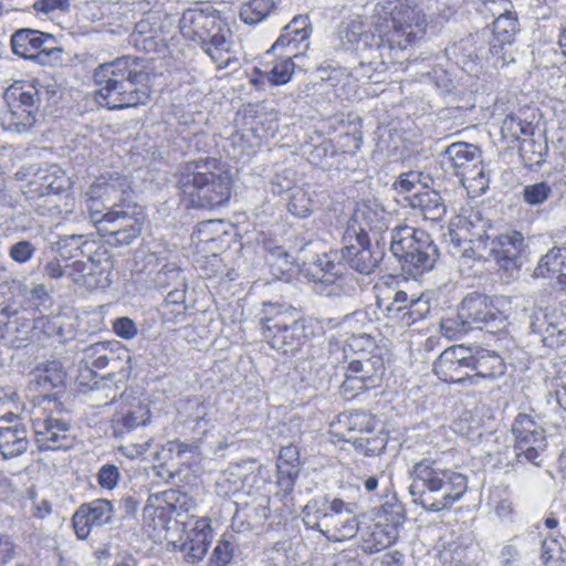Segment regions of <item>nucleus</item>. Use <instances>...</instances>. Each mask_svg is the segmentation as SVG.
<instances>
[{
    "instance_id": "f257e3e1",
    "label": "nucleus",
    "mask_w": 566,
    "mask_h": 566,
    "mask_svg": "<svg viewBox=\"0 0 566 566\" xmlns=\"http://www.w3.org/2000/svg\"><path fill=\"white\" fill-rule=\"evenodd\" d=\"M428 24L424 10L411 0H378L364 41L376 48L385 67H391L406 49L424 39Z\"/></svg>"
},
{
    "instance_id": "f03ea898",
    "label": "nucleus",
    "mask_w": 566,
    "mask_h": 566,
    "mask_svg": "<svg viewBox=\"0 0 566 566\" xmlns=\"http://www.w3.org/2000/svg\"><path fill=\"white\" fill-rule=\"evenodd\" d=\"M409 493L413 503L427 512L450 511L469 490V478L437 459L422 458L409 471Z\"/></svg>"
},
{
    "instance_id": "7ed1b4c3",
    "label": "nucleus",
    "mask_w": 566,
    "mask_h": 566,
    "mask_svg": "<svg viewBox=\"0 0 566 566\" xmlns=\"http://www.w3.org/2000/svg\"><path fill=\"white\" fill-rule=\"evenodd\" d=\"M149 74L143 60L123 56L99 65L94 72L95 99L108 109H122L146 104Z\"/></svg>"
},
{
    "instance_id": "20e7f679",
    "label": "nucleus",
    "mask_w": 566,
    "mask_h": 566,
    "mask_svg": "<svg viewBox=\"0 0 566 566\" xmlns=\"http://www.w3.org/2000/svg\"><path fill=\"white\" fill-rule=\"evenodd\" d=\"M178 184L188 207L213 209L230 199L232 176L216 158H205L186 163Z\"/></svg>"
},
{
    "instance_id": "39448f33",
    "label": "nucleus",
    "mask_w": 566,
    "mask_h": 566,
    "mask_svg": "<svg viewBox=\"0 0 566 566\" xmlns=\"http://www.w3.org/2000/svg\"><path fill=\"white\" fill-rule=\"evenodd\" d=\"M333 443L348 442L356 452L374 457L388 447V430L380 419L365 409H349L336 415L328 428Z\"/></svg>"
},
{
    "instance_id": "423d86ee",
    "label": "nucleus",
    "mask_w": 566,
    "mask_h": 566,
    "mask_svg": "<svg viewBox=\"0 0 566 566\" xmlns=\"http://www.w3.org/2000/svg\"><path fill=\"white\" fill-rule=\"evenodd\" d=\"M381 216L366 201H359L345 228L340 254L347 264L359 273H371L379 260L371 250L370 230L379 228Z\"/></svg>"
},
{
    "instance_id": "0eeeda50",
    "label": "nucleus",
    "mask_w": 566,
    "mask_h": 566,
    "mask_svg": "<svg viewBox=\"0 0 566 566\" xmlns=\"http://www.w3.org/2000/svg\"><path fill=\"white\" fill-rule=\"evenodd\" d=\"M180 25L186 35L199 42L217 69L238 64L232 50L231 32L218 17L201 10H188L182 14Z\"/></svg>"
},
{
    "instance_id": "6e6552de",
    "label": "nucleus",
    "mask_w": 566,
    "mask_h": 566,
    "mask_svg": "<svg viewBox=\"0 0 566 566\" xmlns=\"http://www.w3.org/2000/svg\"><path fill=\"white\" fill-rule=\"evenodd\" d=\"M390 250L400 265L410 274H422L431 270L439 252L432 238L421 228L396 227L391 233Z\"/></svg>"
},
{
    "instance_id": "1a4fd4ad",
    "label": "nucleus",
    "mask_w": 566,
    "mask_h": 566,
    "mask_svg": "<svg viewBox=\"0 0 566 566\" xmlns=\"http://www.w3.org/2000/svg\"><path fill=\"white\" fill-rule=\"evenodd\" d=\"M136 209L135 206L114 203L106 212L93 210L90 206L88 212L92 222L107 237L109 243L129 244L140 234L144 220Z\"/></svg>"
},
{
    "instance_id": "9d476101",
    "label": "nucleus",
    "mask_w": 566,
    "mask_h": 566,
    "mask_svg": "<svg viewBox=\"0 0 566 566\" xmlns=\"http://www.w3.org/2000/svg\"><path fill=\"white\" fill-rule=\"evenodd\" d=\"M385 369L384 357L380 354L350 358L344 371V379L339 385L340 396L345 399H354L360 394L379 387Z\"/></svg>"
},
{
    "instance_id": "9b49d317",
    "label": "nucleus",
    "mask_w": 566,
    "mask_h": 566,
    "mask_svg": "<svg viewBox=\"0 0 566 566\" xmlns=\"http://www.w3.org/2000/svg\"><path fill=\"white\" fill-rule=\"evenodd\" d=\"M535 126L533 122L522 119L515 114H509L500 126L501 137L511 148H518V154L527 165H539L544 160L547 147L534 140Z\"/></svg>"
},
{
    "instance_id": "f8f14e48",
    "label": "nucleus",
    "mask_w": 566,
    "mask_h": 566,
    "mask_svg": "<svg viewBox=\"0 0 566 566\" xmlns=\"http://www.w3.org/2000/svg\"><path fill=\"white\" fill-rule=\"evenodd\" d=\"M111 403L116 406L111 420L115 437H122L139 426H146L150 419L147 398L134 389L124 390L118 398L113 397Z\"/></svg>"
},
{
    "instance_id": "ddd939ff",
    "label": "nucleus",
    "mask_w": 566,
    "mask_h": 566,
    "mask_svg": "<svg viewBox=\"0 0 566 566\" xmlns=\"http://www.w3.org/2000/svg\"><path fill=\"white\" fill-rule=\"evenodd\" d=\"M35 442L40 450L69 449L73 446L71 426L62 418H56L52 411L33 407L30 411Z\"/></svg>"
},
{
    "instance_id": "4468645a",
    "label": "nucleus",
    "mask_w": 566,
    "mask_h": 566,
    "mask_svg": "<svg viewBox=\"0 0 566 566\" xmlns=\"http://www.w3.org/2000/svg\"><path fill=\"white\" fill-rule=\"evenodd\" d=\"M520 31V19L514 8L496 17L492 22L489 52L497 67H504L515 61V42Z\"/></svg>"
},
{
    "instance_id": "2eb2a0df",
    "label": "nucleus",
    "mask_w": 566,
    "mask_h": 566,
    "mask_svg": "<svg viewBox=\"0 0 566 566\" xmlns=\"http://www.w3.org/2000/svg\"><path fill=\"white\" fill-rule=\"evenodd\" d=\"M112 263L105 251L91 252L86 261L76 260L67 266V276L78 287L88 291L109 286Z\"/></svg>"
},
{
    "instance_id": "dca6fc26",
    "label": "nucleus",
    "mask_w": 566,
    "mask_h": 566,
    "mask_svg": "<svg viewBox=\"0 0 566 566\" xmlns=\"http://www.w3.org/2000/svg\"><path fill=\"white\" fill-rule=\"evenodd\" d=\"M54 43L52 34L34 29H20L11 36V49L15 55L41 64H46L50 57H61L63 50L53 45Z\"/></svg>"
},
{
    "instance_id": "f3484780",
    "label": "nucleus",
    "mask_w": 566,
    "mask_h": 566,
    "mask_svg": "<svg viewBox=\"0 0 566 566\" xmlns=\"http://www.w3.org/2000/svg\"><path fill=\"white\" fill-rule=\"evenodd\" d=\"M514 452L517 459L535 461L546 448L545 430L528 413H518L513 420Z\"/></svg>"
},
{
    "instance_id": "a211bd4d",
    "label": "nucleus",
    "mask_w": 566,
    "mask_h": 566,
    "mask_svg": "<svg viewBox=\"0 0 566 566\" xmlns=\"http://www.w3.org/2000/svg\"><path fill=\"white\" fill-rule=\"evenodd\" d=\"M470 346L452 345L446 347L436 358L433 371L436 376L446 382H469L471 385Z\"/></svg>"
},
{
    "instance_id": "6ab92c4d",
    "label": "nucleus",
    "mask_w": 566,
    "mask_h": 566,
    "mask_svg": "<svg viewBox=\"0 0 566 566\" xmlns=\"http://www.w3.org/2000/svg\"><path fill=\"white\" fill-rule=\"evenodd\" d=\"M430 302L423 295L409 298L406 291H396L392 301L384 307V314L392 326H410L426 317Z\"/></svg>"
},
{
    "instance_id": "aec40b11",
    "label": "nucleus",
    "mask_w": 566,
    "mask_h": 566,
    "mask_svg": "<svg viewBox=\"0 0 566 566\" xmlns=\"http://www.w3.org/2000/svg\"><path fill=\"white\" fill-rule=\"evenodd\" d=\"M450 241L455 249H461V256L472 260H486L488 234L475 231L473 222L465 217L457 216L450 221L449 227Z\"/></svg>"
},
{
    "instance_id": "412c9836",
    "label": "nucleus",
    "mask_w": 566,
    "mask_h": 566,
    "mask_svg": "<svg viewBox=\"0 0 566 566\" xmlns=\"http://www.w3.org/2000/svg\"><path fill=\"white\" fill-rule=\"evenodd\" d=\"M525 249V239L522 232L516 229L495 234L494 238L488 237L486 260L491 258L497 265L504 270L518 266L520 259Z\"/></svg>"
},
{
    "instance_id": "4be33fe9",
    "label": "nucleus",
    "mask_w": 566,
    "mask_h": 566,
    "mask_svg": "<svg viewBox=\"0 0 566 566\" xmlns=\"http://www.w3.org/2000/svg\"><path fill=\"white\" fill-rule=\"evenodd\" d=\"M114 507L106 499H96L81 504L72 517V525L78 539H86L95 527L111 523Z\"/></svg>"
},
{
    "instance_id": "5701e85b",
    "label": "nucleus",
    "mask_w": 566,
    "mask_h": 566,
    "mask_svg": "<svg viewBox=\"0 0 566 566\" xmlns=\"http://www.w3.org/2000/svg\"><path fill=\"white\" fill-rule=\"evenodd\" d=\"M531 331L541 336L544 346L560 347L566 343V315L556 307H545L534 312Z\"/></svg>"
},
{
    "instance_id": "b1692460",
    "label": "nucleus",
    "mask_w": 566,
    "mask_h": 566,
    "mask_svg": "<svg viewBox=\"0 0 566 566\" xmlns=\"http://www.w3.org/2000/svg\"><path fill=\"white\" fill-rule=\"evenodd\" d=\"M129 191L130 182L125 176L116 171L105 172L91 185L86 193L88 197L86 206L87 208L91 206L93 210H96L97 199H103L105 202L112 203V206L114 203L124 206Z\"/></svg>"
},
{
    "instance_id": "393cba45",
    "label": "nucleus",
    "mask_w": 566,
    "mask_h": 566,
    "mask_svg": "<svg viewBox=\"0 0 566 566\" xmlns=\"http://www.w3.org/2000/svg\"><path fill=\"white\" fill-rule=\"evenodd\" d=\"M460 317L464 324L475 325L478 328H483L496 321L502 323L505 319L491 296L476 293L463 297L460 304Z\"/></svg>"
},
{
    "instance_id": "a878e982",
    "label": "nucleus",
    "mask_w": 566,
    "mask_h": 566,
    "mask_svg": "<svg viewBox=\"0 0 566 566\" xmlns=\"http://www.w3.org/2000/svg\"><path fill=\"white\" fill-rule=\"evenodd\" d=\"M72 186L70 177L57 165L40 167L28 184L31 197L48 198L67 191Z\"/></svg>"
},
{
    "instance_id": "bb28decb",
    "label": "nucleus",
    "mask_w": 566,
    "mask_h": 566,
    "mask_svg": "<svg viewBox=\"0 0 566 566\" xmlns=\"http://www.w3.org/2000/svg\"><path fill=\"white\" fill-rule=\"evenodd\" d=\"M27 429L18 415L8 412L0 417V453L4 459L21 455L28 449Z\"/></svg>"
},
{
    "instance_id": "cd10ccee",
    "label": "nucleus",
    "mask_w": 566,
    "mask_h": 566,
    "mask_svg": "<svg viewBox=\"0 0 566 566\" xmlns=\"http://www.w3.org/2000/svg\"><path fill=\"white\" fill-rule=\"evenodd\" d=\"M471 385L478 379L494 380L505 375L506 363L496 350L483 346H470Z\"/></svg>"
},
{
    "instance_id": "c85d7f7f",
    "label": "nucleus",
    "mask_w": 566,
    "mask_h": 566,
    "mask_svg": "<svg viewBox=\"0 0 566 566\" xmlns=\"http://www.w3.org/2000/svg\"><path fill=\"white\" fill-rule=\"evenodd\" d=\"M407 200L409 206L418 210L424 220L441 221L442 217L447 213V208L440 193L432 188L422 186V184Z\"/></svg>"
},
{
    "instance_id": "c756f323",
    "label": "nucleus",
    "mask_w": 566,
    "mask_h": 566,
    "mask_svg": "<svg viewBox=\"0 0 566 566\" xmlns=\"http://www.w3.org/2000/svg\"><path fill=\"white\" fill-rule=\"evenodd\" d=\"M346 511V503L342 499L328 500L327 497H316L310 500L303 507V521L308 528H318L321 532V521L329 522L333 512Z\"/></svg>"
},
{
    "instance_id": "7c9ffc66",
    "label": "nucleus",
    "mask_w": 566,
    "mask_h": 566,
    "mask_svg": "<svg viewBox=\"0 0 566 566\" xmlns=\"http://www.w3.org/2000/svg\"><path fill=\"white\" fill-rule=\"evenodd\" d=\"M311 31V20L307 15L295 17L285 25V48L289 53L286 65L287 60L306 52L310 46Z\"/></svg>"
},
{
    "instance_id": "2f4dec72",
    "label": "nucleus",
    "mask_w": 566,
    "mask_h": 566,
    "mask_svg": "<svg viewBox=\"0 0 566 566\" xmlns=\"http://www.w3.org/2000/svg\"><path fill=\"white\" fill-rule=\"evenodd\" d=\"M359 530L358 517L353 514L349 504H346V510L339 513H332L329 522H325V527L322 531L325 537L334 543H342V541L355 537Z\"/></svg>"
},
{
    "instance_id": "473e14b6",
    "label": "nucleus",
    "mask_w": 566,
    "mask_h": 566,
    "mask_svg": "<svg viewBox=\"0 0 566 566\" xmlns=\"http://www.w3.org/2000/svg\"><path fill=\"white\" fill-rule=\"evenodd\" d=\"M62 382L61 374H51L49 369L39 370L29 385V390L38 392L33 398L34 406L44 411H53L57 407L56 399L51 395L53 388Z\"/></svg>"
},
{
    "instance_id": "72a5a7b5",
    "label": "nucleus",
    "mask_w": 566,
    "mask_h": 566,
    "mask_svg": "<svg viewBox=\"0 0 566 566\" xmlns=\"http://www.w3.org/2000/svg\"><path fill=\"white\" fill-rule=\"evenodd\" d=\"M200 455L199 443L193 441L186 443L180 440L168 441L163 446L161 451L156 452L155 459L157 461L167 462L168 460L175 461L177 465L190 467L196 463Z\"/></svg>"
},
{
    "instance_id": "f704fd0d",
    "label": "nucleus",
    "mask_w": 566,
    "mask_h": 566,
    "mask_svg": "<svg viewBox=\"0 0 566 566\" xmlns=\"http://www.w3.org/2000/svg\"><path fill=\"white\" fill-rule=\"evenodd\" d=\"M3 97L7 107L39 109L41 104L40 90L33 82H14L6 90Z\"/></svg>"
},
{
    "instance_id": "c9c22d12",
    "label": "nucleus",
    "mask_w": 566,
    "mask_h": 566,
    "mask_svg": "<svg viewBox=\"0 0 566 566\" xmlns=\"http://www.w3.org/2000/svg\"><path fill=\"white\" fill-rule=\"evenodd\" d=\"M396 532L394 527L385 526L378 516L374 514V523L368 532L361 534V548L367 554L387 549L396 544Z\"/></svg>"
},
{
    "instance_id": "e433bc0d",
    "label": "nucleus",
    "mask_w": 566,
    "mask_h": 566,
    "mask_svg": "<svg viewBox=\"0 0 566 566\" xmlns=\"http://www.w3.org/2000/svg\"><path fill=\"white\" fill-rule=\"evenodd\" d=\"M446 155L455 169V175L460 176L464 184L469 181L470 177L465 170L470 165H474L479 158V147L464 142L452 143L446 149Z\"/></svg>"
},
{
    "instance_id": "4c0bfd02",
    "label": "nucleus",
    "mask_w": 566,
    "mask_h": 566,
    "mask_svg": "<svg viewBox=\"0 0 566 566\" xmlns=\"http://www.w3.org/2000/svg\"><path fill=\"white\" fill-rule=\"evenodd\" d=\"M38 113L39 109L27 107H7L0 116V124L4 130L25 134L34 127Z\"/></svg>"
},
{
    "instance_id": "58836bf2",
    "label": "nucleus",
    "mask_w": 566,
    "mask_h": 566,
    "mask_svg": "<svg viewBox=\"0 0 566 566\" xmlns=\"http://www.w3.org/2000/svg\"><path fill=\"white\" fill-rule=\"evenodd\" d=\"M375 515L388 527H394L396 532V539L399 538L400 526L406 522L405 505L392 495L382 502L375 511Z\"/></svg>"
},
{
    "instance_id": "ea45409f",
    "label": "nucleus",
    "mask_w": 566,
    "mask_h": 566,
    "mask_svg": "<svg viewBox=\"0 0 566 566\" xmlns=\"http://www.w3.org/2000/svg\"><path fill=\"white\" fill-rule=\"evenodd\" d=\"M566 268V249L557 248L555 245L543 255L536 268L535 274L537 277H552V275L562 274Z\"/></svg>"
},
{
    "instance_id": "a19ab883",
    "label": "nucleus",
    "mask_w": 566,
    "mask_h": 566,
    "mask_svg": "<svg viewBox=\"0 0 566 566\" xmlns=\"http://www.w3.org/2000/svg\"><path fill=\"white\" fill-rule=\"evenodd\" d=\"M41 213L49 214L57 219H69L74 212L75 199L70 195H54L43 199V203L39 206Z\"/></svg>"
},
{
    "instance_id": "79ce46f5",
    "label": "nucleus",
    "mask_w": 566,
    "mask_h": 566,
    "mask_svg": "<svg viewBox=\"0 0 566 566\" xmlns=\"http://www.w3.org/2000/svg\"><path fill=\"white\" fill-rule=\"evenodd\" d=\"M283 35H280L270 50H268L261 62L262 67H255L254 72L265 77L272 85L283 84V62L272 61L273 51L281 44Z\"/></svg>"
},
{
    "instance_id": "37998d69",
    "label": "nucleus",
    "mask_w": 566,
    "mask_h": 566,
    "mask_svg": "<svg viewBox=\"0 0 566 566\" xmlns=\"http://www.w3.org/2000/svg\"><path fill=\"white\" fill-rule=\"evenodd\" d=\"M114 344L98 342L91 344L83 350V361L90 368L104 369L109 365Z\"/></svg>"
},
{
    "instance_id": "c03bdc74",
    "label": "nucleus",
    "mask_w": 566,
    "mask_h": 566,
    "mask_svg": "<svg viewBox=\"0 0 566 566\" xmlns=\"http://www.w3.org/2000/svg\"><path fill=\"white\" fill-rule=\"evenodd\" d=\"M313 200L306 189L294 187L290 189L287 196L286 209L296 217H308L313 210Z\"/></svg>"
},
{
    "instance_id": "a18cd8bd",
    "label": "nucleus",
    "mask_w": 566,
    "mask_h": 566,
    "mask_svg": "<svg viewBox=\"0 0 566 566\" xmlns=\"http://www.w3.org/2000/svg\"><path fill=\"white\" fill-rule=\"evenodd\" d=\"M375 340L373 336L366 334L352 335L348 339L345 340L344 352L346 358H353L354 355L356 357H369V355H375Z\"/></svg>"
},
{
    "instance_id": "49530a36",
    "label": "nucleus",
    "mask_w": 566,
    "mask_h": 566,
    "mask_svg": "<svg viewBox=\"0 0 566 566\" xmlns=\"http://www.w3.org/2000/svg\"><path fill=\"white\" fill-rule=\"evenodd\" d=\"M94 242L84 240L83 235H67L57 242V249L63 258L70 259L78 255L90 254Z\"/></svg>"
},
{
    "instance_id": "de8ad7c7",
    "label": "nucleus",
    "mask_w": 566,
    "mask_h": 566,
    "mask_svg": "<svg viewBox=\"0 0 566 566\" xmlns=\"http://www.w3.org/2000/svg\"><path fill=\"white\" fill-rule=\"evenodd\" d=\"M224 223L221 220H206L198 223L192 233V241L197 245L214 243L226 233Z\"/></svg>"
},
{
    "instance_id": "09e8293b",
    "label": "nucleus",
    "mask_w": 566,
    "mask_h": 566,
    "mask_svg": "<svg viewBox=\"0 0 566 566\" xmlns=\"http://www.w3.org/2000/svg\"><path fill=\"white\" fill-rule=\"evenodd\" d=\"M272 0H251L240 8V18L247 24L262 21L273 9Z\"/></svg>"
},
{
    "instance_id": "8fccbe9b",
    "label": "nucleus",
    "mask_w": 566,
    "mask_h": 566,
    "mask_svg": "<svg viewBox=\"0 0 566 566\" xmlns=\"http://www.w3.org/2000/svg\"><path fill=\"white\" fill-rule=\"evenodd\" d=\"M133 356L130 352L118 344H114L112 357H109V367L120 379H127L133 370Z\"/></svg>"
},
{
    "instance_id": "3c124183",
    "label": "nucleus",
    "mask_w": 566,
    "mask_h": 566,
    "mask_svg": "<svg viewBox=\"0 0 566 566\" xmlns=\"http://www.w3.org/2000/svg\"><path fill=\"white\" fill-rule=\"evenodd\" d=\"M155 32L149 21L143 19L135 24L130 38L136 48L150 52L156 46Z\"/></svg>"
},
{
    "instance_id": "603ef678",
    "label": "nucleus",
    "mask_w": 566,
    "mask_h": 566,
    "mask_svg": "<svg viewBox=\"0 0 566 566\" xmlns=\"http://www.w3.org/2000/svg\"><path fill=\"white\" fill-rule=\"evenodd\" d=\"M560 408L566 409V358L554 364V374L547 379Z\"/></svg>"
},
{
    "instance_id": "864d4df0",
    "label": "nucleus",
    "mask_w": 566,
    "mask_h": 566,
    "mask_svg": "<svg viewBox=\"0 0 566 566\" xmlns=\"http://www.w3.org/2000/svg\"><path fill=\"white\" fill-rule=\"evenodd\" d=\"M565 560V548L559 538L546 537L542 543V562L546 566H559Z\"/></svg>"
},
{
    "instance_id": "5fc2aeb1",
    "label": "nucleus",
    "mask_w": 566,
    "mask_h": 566,
    "mask_svg": "<svg viewBox=\"0 0 566 566\" xmlns=\"http://www.w3.org/2000/svg\"><path fill=\"white\" fill-rule=\"evenodd\" d=\"M230 140L232 147L237 149L234 156L250 155L259 145V138L254 135L252 129L235 130L232 134Z\"/></svg>"
},
{
    "instance_id": "6e6d98bb",
    "label": "nucleus",
    "mask_w": 566,
    "mask_h": 566,
    "mask_svg": "<svg viewBox=\"0 0 566 566\" xmlns=\"http://www.w3.org/2000/svg\"><path fill=\"white\" fill-rule=\"evenodd\" d=\"M551 193L552 188L548 182H535L523 188V200L532 206L542 205L549 198Z\"/></svg>"
},
{
    "instance_id": "4d7b16f0",
    "label": "nucleus",
    "mask_w": 566,
    "mask_h": 566,
    "mask_svg": "<svg viewBox=\"0 0 566 566\" xmlns=\"http://www.w3.org/2000/svg\"><path fill=\"white\" fill-rule=\"evenodd\" d=\"M176 496L175 491H164L161 493L151 494L148 497L147 504L144 509V514L147 517L159 515L163 516L165 513V507L163 503H167L170 505V501Z\"/></svg>"
},
{
    "instance_id": "13d9d810",
    "label": "nucleus",
    "mask_w": 566,
    "mask_h": 566,
    "mask_svg": "<svg viewBox=\"0 0 566 566\" xmlns=\"http://www.w3.org/2000/svg\"><path fill=\"white\" fill-rule=\"evenodd\" d=\"M22 284L19 281L12 280L11 282L4 281L0 284V307L1 313L10 316L15 313L12 307L14 303V289H21Z\"/></svg>"
},
{
    "instance_id": "bf43d9fd",
    "label": "nucleus",
    "mask_w": 566,
    "mask_h": 566,
    "mask_svg": "<svg viewBox=\"0 0 566 566\" xmlns=\"http://www.w3.org/2000/svg\"><path fill=\"white\" fill-rule=\"evenodd\" d=\"M286 339L295 340L296 345H303L304 342L308 340L313 336V329L307 324L306 318H297L292 325H285Z\"/></svg>"
},
{
    "instance_id": "052dcab7",
    "label": "nucleus",
    "mask_w": 566,
    "mask_h": 566,
    "mask_svg": "<svg viewBox=\"0 0 566 566\" xmlns=\"http://www.w3.org/2000/svg\"><path fill=\"white\" fill-rule=\"evenodd\" d=\"M217 491L221 495H230L240 491L243 486L242 480L232 470L221 473L216 483Z\"/></svg>"
},
{
    "instance_id": "680f3d73",
    "label": "nucleus",
    "mask_w": 566,
    "mask_h": 566,
    "mask_svg": "<svg viewBox=\"0 0 566 566\" xmlns=\"http://www.w3.org/2000/svg\"><path fill=\"white\" fill-rule=\"evenodd\" d=\"M421 187L419 175L415 171L402 172L397 181L394 182V189L400 195L408 196L416 192Z\"/></svg>"
},
{
    "instance_id": "e2e57ef3",
    "label": "nucleus",
    "mask_w": 566,
    "mask_h": 566,
    "mask_svg": "<svg viewBox=\"0 0 566 566\" xmlns=\"http://www.w3.org/2000/svg\"><path fill=\"white\" fill-rule=\"evenodd\" d=\"M363 144V132L355 127L352 132L342 133L337 137V145L345 154H356Z\"/></svg>"
},
{
    "instance_id": "0e129e2a",
    "label": "nucleus",
    "mask_w": 566,
    "mask_h": 566,
    "mask_svg": "<svg viewBox=\"0 0 566 566\" xmlns=\"http://www.w3.org/2000/svg\"><path fill=\"white\" fill-rule=\"evenodd\" d=\"M285 464L286 479L293 483L302 470V460L297 447L287 446L285 448Z\"/></svg>"
},
{
    "instance_id": "69168bd1",
    "label": "nucleus",
    "mask_w": 566,
    "mask_h": 566,
    "mask_svg": "<svg viewBox=\"0 0 566 566\" xmlns=\"http://www.w3.org/2000/svg\"><path fill=\"white\" fill-rule=\"evenodd\" d=\"M180 276V269L176 263H165L156 273L154 282L159 287L169 286L172 282L177 281Z\"/></svg>"
},
{
    "instance_id": "338daca9",
    "label": "nucleus",
    "mask_w": 566,
    "mask_h": 566,
    "mask_svg": "<svg viewBox=\"0 0 566 566\" xmlns=\"http://www.w3.org/2000/svg\"><path fill=\"white\" fill-rule=\"evenodd\" d=\"M119 480L118 468L114 464H104L97 473V482L103 489L113 490Z\"/></svg>"
},
{
    "instance_id": "774afa93",
    "label": "nucleus",
    "mask_w": 566,
    "mask_h": 566,
    "mask_svg": "<svg viewBox=\"0 0 566 566\" xmlns=\"http://www.w3.org/2000/svg\"><path fill=\"white\" fill-rule=\"evenodd\" d=\"M35 248L27 240L19 241L10 247L9 255L18 263L28 262L34 254Z\"/></svg>"
}]
</instances>
